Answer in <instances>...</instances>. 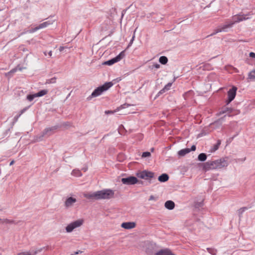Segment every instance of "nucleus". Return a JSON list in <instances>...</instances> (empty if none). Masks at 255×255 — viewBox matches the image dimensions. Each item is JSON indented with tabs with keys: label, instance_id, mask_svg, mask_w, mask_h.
I'll return each instance as SVG.
<instances>
[{
	"label": "nucleus",
	"instance_id": "c85d7f7f",
	"mask_svg": "<svg viewBox=\"0 0 255 255\" xmlns=\"http://www.w3.org/2000/svg\"><path fill=\"white\" fill-rule=\"evenodd\" d=\"M247 209L246 207H243L238 210V212L240 218L242 217L243 213Z\"/></svg>",
	"mask_w": 255,
	"mask_h": 255
},
{
	"label": "nucleus",
	"instance_id": "cd10ccee",
	"mask_svg": "<svg viewBox=\"0 0 255 255\" xmlns=\"http://www.w3.org/2000/svg\"><path fill=\"white\" fill-rule=\"evenodd\" d=\"M224 121V117L221 118L219 119L218 120L215 121L214 123H212V125H218V124H222V122Z\"/></svg>",
	"mask_w": 255,
	"mask_h": 255
},
{
	"label": "nucleus",
	"instance_id": "ddd939ff",
	"mask_svg": "<svg viewBox=\"0 0 255 255\" xmlns=\"http://www.w3.org/2000/svg\"><path fill=\"white\" fill-rule=\"evenodd\" d=\"M235 23L234 21L233 22H231L229 23L224 24V25L221 26L217 29V32H226L227 31V29L232 27L233 25Z\"/></svg>",
	"mask_w": 255,
	"mask_h": 255
},
{
	"label": "nucleus",
	"instance_id": "bb28decb",
	"mask_svg": "<svg viewBox=\"0 0 255 255\" xmlns=\"http://www.w3.org/2000/svg\"><path fill=\"white\" fill-rule=\"evenodd\" d=\"M248 77L250 79H255V70L251 71L249 74Z\"/></svg>",
	"mask_w": 255,
	"mask_h": 255
},
{
	"label": "nucleus",
	"instance_id": "1a4fd4ad",
	"mask_svg": "<svg viewBox=\"0 0 255 255\" xmlns=\"http://www.w3.org/2000/svg\"><path fill=\"white\" fill-rule=\"evenodd\" d=\"M125 56L124 51L121 52L116 57L105 62L104 64L108 65H112L113 64L120 61Z\"/></svg>",
	"mask_w": 255,
	"mask_h": 255
},
{
	"label": "nucleus",
	"instance_id": "6e6552de",
	"mask_svg": "<svg viewBox=\"0 0 255 255\" xmlns=\"http://www.w3.org/2000/svg\"><path fill=\"white\" fill-rule=\"evenodd\" d=\"M237 87L234 86L230 89L228 92V100L226 101L227 105H228L235 98L236 95Z\"/></svg>",
	"mask_w": 255,
	"mask_h": 255
},
{
	"label": "nucleus",
	"instance_id": "20e7f679",
	"mask_svg": "<svg viewBox=\"0 0 255 255\" xmlns=\"http://www.w3.org/2000/svg\"><path fill=\"white\" fill-rule=\"evenodd\" d=\"M97 192L98 200L111 199L114 197L115 194L114 191L110 189H104Z\"/></svg>",
	"mask_w": 255,
	"mask_h": 255
},
{
	"label": "nucleus",
	"instance_id": "8fccbe9b",
	"mask_svg": "<svg viewBox=\"0 0 255 255\" xmlns=\"http://www.w3.org/2000/svg\"><path fill=\"white\" fill-rule=\"evenodd\" d=\"M13 163H14V161H13V160H12V161H11L10 162L9 165H12L13 164Z\"/></svg>",
	"mask_w": 255,
	"mask_h": 255
},
{
	"label": "nucleus",
	"instance_id": "aec40b11",
	"mask_svg": "<svg viewBox=\"0 0 255 255\" xmlns=\"http://www.w3.org/2000/svg\"><path fill=\"white\" fill-rule=\"evenodd\" d=\"M53 20H48L39 24V27L42 29L47 27L53 23Z\"/></svg>",
	"mask_w": 255,
	"mask_h": 255
},
{
	"label": "nucleus",
	"instance_id": "72a5a7b5",
	"mask_svg": "<svg viewBox=\"0 0 255 255\" xmlns=\"http://www.w3.org/2000/svg\"><path fill=\"white\" fill-rule=\"evenodd\" d=\"M171 85H172V83H168L167 85H166L164 86V89L166 91H167V90H168L170 89V88L171 86Z\"/></svg>",
	"mask_w": 255,
	"mask_h": 255
},
{
	"label": "nucleus",
	"instance_id": "7ed1b4c3",
	"mask_svg": "<svg viewBox=\"0 0 255 255\" xmlns=\"http://www.w3.org/2000/svg\"><path fill=\"white\" fill-rule=\"evenodd\" d=\"M113 86L112 82L105 83L103 85L96 88L92 93L91 96L88 97L87 99L90 100L93 97H97L101 95L104 92L107 91L108 89Z\"/></svg>",
	"mask_w": 255,
	"mask_h": 255
},
{
	"label": "nucleus",
	"instance_id": "4c0bfd02",
	"mask_svg": "<svg viewBox=\"0 0 255 255\" xmlns=\"http://www.w3.org/2000/svg\"><path fill=\"white\" fill-rule=\"evenodd\" d=\"M160 67V65L158 63H155L152 66V68L158 69Z\"/></svg>",
	"mask_w": 255,
	"mask_h": 255
},
{
	"label": "nucleus",
	"instance_id": "473e14b6",
	"mask_svg": "<svg viewBox=\"0 0 255 255\" xmlns=\"http://www.w3.org/2000/svg\"><path fill=\"white\" fill-rule=\"evenodd\" d=\"M207 250H208V252L211 254L213 255H216V251H215L214 249L211 248H207Z\"/></svg>",
	"mask_w": 255,
	"mask_h": 255
},
{
	"label": "nucleus",
	"instance_id": "f257e3e1",
	"mask_svg": "<svg viewBox=\"0 0 255 255\" xmlns=\"http://www.w3.org/2000/svg\"><path fill=\"white\" fill-rule=\"evenodd\" d=\"M227 158H222L214 161H208L204 163L203 169L205 171L222 168L228 165Z\"/></svg>",
	"mask_w": 255,
	"mask_h": 255
},
{
	"label": "nucleus",
	"instance_id": "f03ea898",
	"mask_svg": "<svg viewBox=\"0 0 255 255\" xmlns=\"http://www.w3.org/2000/svg\"><path fill=\"white\" fill-rule=\"evenodd\" d=\"M58 128L59 126L56 125L45 128L42 132L34 137V140L37 142L42 140L44 136H49L54 134Z\"/></svg>",
	"mask_w": 255,
	"mask_h": 255
},
{
	"label": "nucleus",
	"instance_id": "39448f33",
	"mask_svg": "<svg viewBox=\"0 0 255 255\" xmlns=\"http://www.w3.org/2000/svg\"><path fill=\"white\" fill-rule=\"evenodd\" d=\"M83 220L79 219L70 223L65 228L66 232H72L75 229L83 225Z\"/></svg>",
	"mask_w": 255,
	"mask_h": 255
},
{
	"label": "nucleus",
	"instance_id": "9d476101",
	"mask_svg": "<svg viewBox=\"0 0 255 255\" xmlns=\"http://www.w3.org/2000/svg\"><path fill=\"white\" fill-rule=\"evenodd\" d=\"M251 13H249L247 14H244L240 13L237 15H235L233 17L234 22H239L240 21L245 20L250 18L248 16L251 15Z\"/></svg>",
	"mask_w": 255,
	"mask_h": 255
},
{
	"label": "nucleus",
	"instance_id": "2f4dec72",
	"mask_svg": "<svg viewBox=\"0 0 255 255\" xmlns=\"http://www.w3.org/2000/svg\"><path fill=\"white\" fill-rule=\"evenodd\" d=\"M151 155V153L149 152L146 151L142 153V157H149Z\"/></svg>",
	"mask_w": 255,
	"mask_h": 255
},
{
	"label": "nucleus",
	"instance_id": "4be33fe9",
	"mask_svg": "<svg viewBox=\"0 0 255 255\" xmlns=\"http://www.w3.org/2000/svg\"><path fill=\"white\" fill-rule=\"evenodd\" d=\"M207 159V155L205 153H201L199 154L198 159L201 161H204Z\"/></svg>",
	"mask_w": 255,
	"mask_h": 255
},
{
	"label": "nucleus",
	"instance_id": "c756f323",
	"mask_svg": "<svg viewBox=\"0 0 255 255\" xmlns=\"http://www.w3.org/2000/svg\"><path fill=\"white\" fill-rule=\"evenodd\" d=\"M35 98H36L35 94L28 95L26 97L27 99L30 102L32 101Z\"/></svg>",
	"mask_w": 255,
	"mask_h": 255
},
{
	"label": "nucleus",
	"instance_id": "5fc2aeb1",
	"mask_svg": "<svg viewBox=\"0 0 255 255\" xmlns=\"http://www.w3.org/2000/svg\"><path fill=\"white\" fill-rule=\"evenodd\" d=\"M109 112H110V111H108V112L106 111V113L108 114V113H109Z\"/></svg>",
	"mask_w": 255,
	"mask_h": 255
},
{
	"label": "nucleus",
	"instance_id": "412c9836",
	"mask_svg": "<svg viewBox=\"0 0 255 255\" xmlns=\"http://www.w3.org/2000/svg\"><path fill=\"white\" fill-rule=\"evenodd\" d=\"M71 174L73 176H76V177H80L82 175V174L80 170H77V169H74L71 173Z\"/></svg>",
	"mask_w": 255,
	"mask_h": 255
},
{
	"label": "nucleus",
	"instance_id": "4468645a",
	"mask_svg": "<svg viewBox=\"0 0 255 255\" xmlns=\"http://www.w3.org/2000/svg\"><path fill=\"white\" fill-rule=\"evenodd\" d=\"M135 225V223L133 222H124L122 224L121 227L126 229H131L134 228Z\"/></svg>",
	"mask_w": 255,
	"mask_h": 255
},
{
	"label": "nucleus",
	"instance_id": "e433bc0d",
	"mask_svg": "<svg viewBox=\"0 0 255 255\" xmlns=\"http://www.w3.org/2000/svg\"><path fill=\"white\" fill-rule=\"evenodd\" d=\"M41 29L40 27H39V25L36 27H35V28H34L33 29H32L31 31H30V32H34L39 29Z\"/></svg>",
	"mask_w": 255,
	"mask_h": 255
},
{
	"label": "nucleus",
	"instance_id": "6ab92c4d",
	"mask_svg": "<svg viewBox=\"0 0 255 255\" xmlns=\"http://www.w3.org/2000/svg\"><path fill=\"white\" fill-rule=\"evenodd\" d=\"M168 179H169V176L168 175V174H167L166 173H163V174H161L158 178V180L161 182H166V181H168Z\"/></svg>",
	"mask_w": 255,
	"mask_h": 255
},
{
	"label": "nucleus",
	"instance_id": "c9c22d12",
	"mask_svg": "<svg viewBox=\"0 0 255 255\" xmlns=\"http://www.w3.org/2000/svg\"><path fill=\"white\" fill-rule=\"evenodd\" d=\"M203 206V203L202 202H199V203H197L195 204V208H199V207H201Z\"/></svg>",
	"mask_w": 255,
	"mask_h": 255
},
{
	"label": "nucleus",
	"instance_id": "de8ad7c7",
	"mask_svg": "<svg viewBox=\"0 0 255 255\" xmlns=\"http://www.w3.org/2000/svg\"><path fill=\"white\" fill-rule=\"evenodd\" d=\"M52 51H50L48 53V55L50 56H52Z\"/></svg>",
	"mask_w": 255,
	"mask_h": 255
},
{
	"label": "nucleus",
	"instance_id": "c03bdc74",
	"mask_svg": "<svg viewBox=\"0 0 255 255\" xmlns=\"http://www.w3.org/2000/svg\"><path fill=\"white\" fill-rule=\"evenodd\" d=\"M154 199V197L153 195H151L149 197V200H152Z\"/></svg>",
	"mask_w": 255,
	"mask_h": 255
},
{
	"label": "nucleus",
	"instance_id": "58836bf2",
	"mask_svg": "<svg viewBox=\"0 0 255 255\" xmlns=\"http://www.w3.org/2000/svg\"><path fill=\"white\" fill-rule=\"evenodd\" d=\"M166 91V90L164 89V88H163L162 89H161L158 93V94H157V96H159L161 94H162L163 93H164Z\"/></svg>",
	"mask_w": 255,
	"mask_h": 255
},
{
	"label": "nucleus",
	"instance_id": "9b49d317",
	"mask_svg": "<svg viewBox=\"0 0 255 255\" xmlns=\"http://www.w3.org/2000/svg\"><path fill=\"white\" fill-rule=\"evenodd\" d=\"M196 150V146L193 145L191 148H184L179 150L178 152V155L179 156L182 157L185 156L186 154L189 153L191 151H195Z\"/></svg>",
	"mask_w": 255,
	"mask_h": 255
},
{
	"label": "nucleus",
	"instance_id": "dca6fc26",
	"mask_svg": "<svg viewBox=\"0 0 255 255\" xmlns=\"http://www.w3.org/2000/svg\"><path fill=\"white\" fill-rule=\"evenodd\" d=\"M233 109L231 108H229L227 107H224L222 110L220 111L218 115H221L222 114H225V113H229L231 114L233 112Z\"/></svg>",
	"mask_w": 255,
	"mask_h": 255
},
{
	"label": "nucleus",
	"instance_id": "ea45409f",
	"mask_svg": "<svg viewBox=\"0 0 255 255\" xmlns=\"http://www.w3.org/2000/svg\"><path fill=\"white\" fill-rule=\"evenodd\" d=\"M65 49H69V48L66 46H60L59 49L60 52H62Z\"/></svg>",
	"mask_w": 255,
	"mask_h": 255
},
{
	"label": "nucleus",
	"instance_id": "5701e85b",
	"mask_svg": "<svg viewBox=\"0 0 255 255\" xmlns=\"http://www.w3.org/2000/svg\"><path fill=\"white\" fill-rule=\"evenodd\" d=\"M159 62L162 64H166L168 62V59L166 56H162L159 59Z\"/></svg>",
	"mask_w": 255,
	"mask_h": 255
},
{
	"label": "nucleus",
	"instance_id": "f704fd0d",
	"mask_svg": "<svg viewBox=\"0 0 255 255\" xmlns=\"http://www.w3.org/2000/svg\"><path fill=\"white\" fill-rule=\"evenodd\" d=\"M28 107H25L24 108V109H23L22 110H21L20 112H19V114L18 115V117H20L24 112H25L28 109Z\"/></svg>",
	"mask_w": 255,
	"mask_h": 255
},
{
	"label": "nucleus",
	"instance_id": "37998d69",
	"mask_svg": "<svg viewBox=\"0 0 255 255\" xmlns=\"http://www.w3.org/2000/svg\"><path fill=\"white\" fill-rule=\"evenodd\" d=\"M17 70V69L16 68H14V69H12L10 72H9V73H14L15 72H16Z\"/></svg>",
	"mask_w": 255,
	"mask_h": 255
},
{
	"label": "nucleus",
	"instance_id": "b1692460",
	"mask_svg": "<svg viewBox=\"0 0 255 255\" xmlns=\"http://www.w3.org/2000/svg\"><path fill=\"white\" fill-rule=\"evenodd\" d=\"M48 93V91L47 90H42L39 91V92L35 93L36 97H42L47 94Z\"/></svg>",
	"mask_w": 255,
	"mask_h": 255
},
{
	"label": "nucleus",
	"instance_id": "393cba45",
	"mask_svg": "<svg viewBox=\"0 0 255 255\" xmlns=\"http://www.w3.org/2000/svg\"><path fill=\"white\" fill-rule=\"evenodd\" d=\"M221 143V140H218L217 143L216 144H215L213 147L211 149V152H214L216 150H217L219 148V147Z\"/></svg>",
	"mask_w": 255,
	"mask_h": 255
},
{
	"label": "nucleus",
	"instance_id": "603ef678",
	"mask_svg": "<svg viewBox=\"0 0 255 255\" xmlns=\"http://www.w3.org/2000/svg\"><path fill=\"white\" fill-rule=\"evenodd\" d=\"M133 40H132V39L130 40V41L129 42V44H131L133 42Z\"/></svg>",
	"mask_w": 255,
	"mask_h": 255
},
{
	"label": "nucleus",
	"instance_id": "7c9ffc66",
	"mask_svg": "<svg viewBox=\"0 0 255 255\" xmlns=\"http://www.w3.org/2000/svg\"><path fill=\"white\" fill-rule=\"evenodd\" d=\"M2 222L6 223V224H12L14 223V221L10 220L7 219H5L2 220Z\"/></svg>",
	"mask_w": 255,
	"mask_h": 255
},
{
	"label": "nucleus",
	"instance_id": "6e6d98bb",
	"mask_svg": "<svg viewBox=\"0 0 255 255\" xmlns=\"http://www.w3.org/2000/svg\"><path fill=\"white\" fill-rule=\"evenodd\" d=\"M44 54H45V55H46V53L44 52Z\"/></svg>",
	"mask_w": 255,
	"mask_h": 255
},
{
	"label": "nucleus",
	"instance_id": "423d86ee",
	"mask_svg": "<svg viewBox=\"0 0 255 255\" xmlns=\"http://www.w3.org/2000/svg\"><path fill=\"white\" fill-rule=\"evenodd\" d=\"M137 177L146 180L154 178V173L147 170H143L136 173Z\"/></svg>",
	"mask_w": 255,
	"mask_h": 255
},
{
	"label": "nucleus",
	"instance_id": "0eeeda50",
	"mask_svg": "<svg viewBox=\"0 0 255 255\" xmlns=\"http://www.w3.org/2000/svg\"><path fill=\"white\" fill-rule=\"evenodd\" d=\"M121 181L124 184L126 185H134L138 182V180L134 176H128L127 178H123Z\"/></svg>",
	"mask_w": 255,
	"mask_h": 255
},
{
	"label": "nucleus",
	"instance_id": "2eb2a0df",
	"mask_svg": "<svg viewBox=\"0 0 255 255\" xmlns=\"http://www.w3.org/2000/svg\"><path fill=\"white\" fill-rule=\"evenodd\" d=\"M84 197L88 199L98 200L97 192L84 194Z\"/></svg>",
	"mask_w": 255,
	"mask_h": 255
},
{
	"label": "nucleus",
	"instance_id": "a211bd4d",
	"mask_svg": "<svg viewBox=\"0 0 255 255\" xmlns=\"http://www.w3.org/2000/svg\"><path fill=\"white\" fill-rule=\"evenodd\" d=\"M155 255H175L168 250H161L157 252Z\"/></svg>",
	"mask_w": 255,
	"mask_h": 255
},
{
	"label": "nucleus",
	"instance_id": "4d7b16f0",
	"mask_svg": "<svg viewBox=\"0 0 255 255\" xmlns=\"http://www.w3.org/2000/svg\"><path fill=\"white\" fill-rule=\"evenodd\" d=\"M0 221H2V220L0 218Z\"/></svg>",
	"mask_w": 255,
	"mask_h": 255
},
{
	"label": "nucleus",
	"instance_id": "f8f14e48",
	"mask_svg": "<svg viewBox=\"0 0 255 255\" xmlns=\"http://www.w3.org/2000/svg\"><path fill=\"white\" fill-rule=\"evenodd\" d=\"M77 200L76 198L70 197L68 198L64 203V206L66 208H69L73 206L74 204L76 203Z\"/></svg>",
	"mask_w": 255,
	"mask_h": 255
},
{
	"label": "nucleus",
	"instance_id": "a18cd8bd",
	"mask_svg": "<svg viewBox=\"0 0 255 255\" xmlns=\"http://www.w3.org/2000/svg\"><path fill=\"white\" fill-rule=\"evenodd\" d=\"M135 31H136V29H135V30H134V34H133V36H132V38H131V39H132V40H134V38H135Z\"/></svg>",
	"mask_w": 255,
	"mask_h": 255
},
{
	"label": "nucleus",
	"instance_id": "a878e982",
	"mask_svg": "<svg viewBox=\"0 0 255 255\" xmlns=\"http://www.w3.org/2000/svg\"><path fill=\"white\" fill-rule=\"evenodd\" d=\"M57 78L56 77H53L51 79H47L46 81L45 84H54L56 82Z\"/></svg>",
	"mask_w": 255,
	"mask_h": 255
},
{
	"label": "nucleus",
	"instance_id": "a19ab883",
	"mask_svg": "<svg viewBox=\"0 0 255 255\" xmlns=\"http://www.w3.org/2000/svg\"><path fill=\"white\" fill-rule=\"evenodd\" d=\"M219 32H217V29L215 31V32H214L213 33H212V34H211L210 35H209L207 36V37H210V36H213V35H214L215 34H217V33H219Z\"/></svg>",
	"mask_w": 255,
	"mask_h": 255
},
{
	"label": "nucleus",
	"instance_id": "f3484780",
	"mask_svg": "<svg viewBox=\"0 0 255 255\" xmlns=\"http://www.w3.org/2000/svg\"><path fill=\"white\" fill-rule=\"evenodd\" d=\"M164 206L167 209L172 210L175 207V204L172 201L168 200L165 203Z\"/></svg>",
	"mask_w": 255,
	"mask_h": 255
},
{
	"label": "nucleus",
	"instance_id": "864d4df0",
	"mask_svg": "<svg viewBox=\"0 0 255 255\" xmlns=\"http://www.w3.org/2000/svg\"><path fill=\"white\" fill-rule=\"evenodd\" d=\"M87 169V168H83V170L85 172V171H86Z\"/></svg>",
	"mask_w": 255,
	"mask_h": 255
},
{
	"label": "nucleus",
	"instance_id": "49530a36",
	"mask_svg": "<svg viewBox=\"0 0 255 255\" xmlns=\"http://www.w3.org/2000/svg\"><path fill=\"white\" fill-rule=\"evenodd\" d=\"M80 253H82V252H81V251H78V252H75L74 254H75V255H78V254H79Z\"/></svg>",
	"mask_w": 255,
	"mask_h": 255
},
{
	"label": "nucleus",
	"instance_id": "3c124183",
	"mask_svg": "<svg viewBox=\"0 0 255 255\" xmlns=\"http://www.w3.org/2000/svg\"><path fill=\"white\" fill-rule=\"evenodd\" d=\"M126 106H127L126 105H124L121 106V107H122V108H125L126 107Z\"/></svg>",
	"mask_w": 255,
	"mask_h": 255
},
{
	"label": "nucleus",
	"instance_id": "09e8293b",
	"mask_svg": "<svg viewBox=\"0 0 255 255\" xmlns=\"http://www.w3.org/2000/svg\"><path fill=\"white\" fill-rule=\"evenodd\" d=\"M19 117H18V115L14 117V119L17 121Z\"/></svg>",
	"mask_w": 255,
	"mask_h": 255
},
{
	"label": "nucleus",
	"instance_id": "79ce46f5",
	"mask_svg": "<svg viewBox=\"0 0 255 255\" xmlns=\"http://www.w3.org/2000/svg\"><path fill=\"white\" fill-rule=\"evenodd\" d=\"M250 56L253 58H255V53L254 52H250Z\"/></svg>",
	"mask_w": 255,
	"mask_h": 255
}]
</instances>
